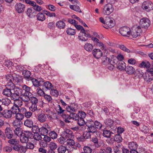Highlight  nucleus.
Here are the masks:
<instances>
[{
    "instance_id": "obj_50",
    "label": "nucleus",
    "mask_w": 153,
    "mask_h": 153,
    "mask_svg": "<svg viewBox=\"0 0 153 153\" xmlns=\"http://www.w3.org/2000/svg\"><path fill=\"white\" fill-rule=\"evenodd\" d=\"M40 133H33V138L36 140L39 141L41 140L42 139V137Z\"/></svg>"
},
{
    "instance_id": "obj_36",
    "label": "nucleus",
    "mask_w": 153,
    "mask_h": 153,
    "mask_svg": "<svg viewBox=\"0 0 153 153\" xmlns=\"http://www.w3.org/2000/svg\"><path fill=\"white\" fill-rule=\"evenodd\" d=\"M7 142L10 144L11 147L13 148V146H14L16 144L19 143V140L15 139H10L7 141Z\"/></svg>"
},
{
    "instance_id": "obj_52",
    "label": "nucleus",
    "mask_w": 153,
    "mask_h": 153,
    "mask_svg": "<svg viewBox=\"0 0 153 153\" xmlns=\"http://www.w3.org/2000/svg\"><path fill=\"white\" fill-rule=\"evenodd\" d=\"M66 149V147L63 146L61 145L58 148L57 150L58 153H65Z\"/></svg>"
},
{
    "instance_id": "obj_27",
    "label": "nucleus",
    "mask_w": 153,
    "mask_h": 153,
    "mask_svg": "<svg viewBox=\"0 0 153 153\" xmlns=\"http://www.w3.org/2000/svg\"><path fill=\"white\" fill-rule=\"evenodd\" d=\"M43 138L45 142L41 141L40 144L42 146H46L47 145V143L49 142L51 140V138L47 136V135H44Z\"/></svg>"
},
{
    "instance_id": "obj_6",
    "label": "nucleus",
    "mask_w": 153,
    "mask_h": 153,
    "mask_svg": "<svg viewBox=\"0 0 153 153\" xmlns=\"http://www.w3.org/2000/svg\"><path fill=\"white\" fill-rule=\"evenodd\" d=\"M142 8L147 12L153 10V3L150 1H144L142 4Z\"/></svg>"
},
{
    "instance_id": "obj_47",
    "label": "nucleus",
    "mask_w": 153,
    "mask_h": 153,
    "mask_svg": "<svg viewBox=\"0 0 153 153\" xmlns=\"http://www.w3.org/2000/svg\"><path fill=\"white\" fill-rule=\"evenodd\" d=\"M14 130V132L16 135L19 136L22 135L23 131L22 128H16Z\"/></svg>"
},
{
    "instance_id": "obj_8",
    "label": "nucleus",
    "mask_w": 153,
    "mask_h": 153,
    "mask_svg": "<svg viewBox=\"0 0 153 153\" xmlns=\"http://www.w3.org/2000/svg\"><path fill=\"white\" fill-rule=\"evenodd\" d=\"M113 10L114 8L112 4L108 3L104 6L102 12L104 15H109Z\"/></svg>"
},
{
    "instance_id": "obj_25",
    "label": "nucleus",
    "mask_w": 153,
    "mask_h": 153,
    "mask_svg": "<svg viewBox=\"0 0 153 153\" xmlns=\"http://www.w3.org/2000/svg\"><path fill=\"white\" fill-rule=\"evenodd\" d=\"M144 79L146 82H150L153 80V75L147 71L145 73V76H144Z\"/></svg>"
},
{
    "instance_id": "obj_45",
    "label": "nucleus",
    "mask_w": 153,
    "mask_h": 153,
    "mask_svg": "<svg viewBox=\"0 0 153 153\" xmlns=\"http://www.w3.org/2000/svg\"><path fill=\"white\" fill-rule=\"evenodd\" d=\"M40 133L42 135H44L45 134H48V131L46 128L42 126L40 128Z\"/></svg>"
},
{
    "instance_id": "obj_9",
    "label": "nucleus",
    "mask_w": 153,
    "mask_h": 153,
    "mask_svg": "<svg viewBox=\"0 0 153 153\" xmlns=\"http://www.w3.org/2000/svg\"><path fill=\"white\" fill-rule=\"evenodd\" d=\"M150 22L149 20L146 18L141 19L140 21V27L145 29L147 28L150 25Z\"/></svg>"
},
{
    "instance_id": "obj_54",
    "label": "nucleus",
    "mask_w": 153,
    "mask_h": 153,
    "mask_svg": "<svg viewBox=\"0 0 153 153\" xmlns=\"http://www.w3.org/2000/svg\"><path fill=\"white\" fill-rule=\"evenodd\" d=\"M26 151L27 149H33L34 148V145L33 144L30 142H27L25 147Z\"/></svg>"
},
{
    "instance_id": "obj_48",
    "label": "nucleus",
    "mask_w": 153,
    "mask_h": 153,
    "mask_svg": "<svg viewBox=\"0 0 153 153\" xmlns=\"http://www.w3.org/2000/svg\"><path fill=\"white\" fill-rule=\"evenodd\" d=\"M22 134L25 137H27L28 139L30 138L33 135L31 131H22Z\"/></svg>"
},
{
    "instance_id": "obj_19",
    "label": "nucleus",
    "mask_w": 153,
    "mask_h": 153,
    "mask_svg": "<svg viewBox=\"0 0 153 153\" xmlns=\"http://www.w3.org/2000/svg\"><path fill=\"white\" fill-rule=\"evenodd\" d=\"M92 53L94 56L97 59L100 58L102 55V51L98 49H94Z\"/></svg>"
},
{
    "instance_id": "obj_32",
    "label": "nucleus",
    "mask_w": 153,
    "mask_h": 153,
    "mask_svg": "<svg viewBox=\"0 0 153 153\" xmlns=\"http://www.w3.org/2000/svg\"><path fill=\"white\" fill-rule=\"evenodd\" d=\"M23 114H25V117L27 118H30L32 115V113L31 111H27L25 108H22L21 109Z\"/></svg>"
},
{
    "instance_id": "obj_28",
    "label": "nucleus",
    "mask_w": 153,
    "mask_h": 153,
    "mask_svg": "<svg viewBox=\"0 0 153 153\" xmlns=\"http://www.w3.org/2000/svg\"><path fill=\"white\" fill-rule=\"evenodd\" d=\"M72 134L73 132L71 130L67 129L65 131H64L62 135L64 137L68 139L71 137Z\"/></svg>"
},
{
    "instance_id": "obj_11",
    "label": "nucleus",
    "mask_w": 153,
    "mask_h": 153,
    "mask_svg": "<svg viewBox=\"0 0 153 153\" xmlns=\"http://www.w3.org/2000/svg\"><path fill=\"white\" fill-rule=\"evenodd\" d=\"M81 33H82L83 35L82 36L79 34V35L78 36V38L79 40L85 42L88 40V38H91V34L85 32V30L84 29Z\"/></svg>"
},
{
    "instance_id": "obj_26",
    "label": "nucleus",
    "mask_w": 153,
    "mask_h": 153,
    "mask_svg": "<svg viewBox=\"0 0 153 153\" xmlns=\"http://www.w3.org/2000/svg\"><path fill=\"white\" fill-rule=\"evenodd\" d=\"M105 24L106 26L110 28L113 27L115 25L113 21L109 17L105 19Z\"/></svg>"
},
{
    "instance_id": "obj_2",
    "label": "nucleus",
    "mask_w": 153,
    "mask_h": 153,
    "mask_svg": "<svg viewBox=\"0 0 153 153\" xmlns=\"http://www.w3.org/2000/svg\"><path fill=\"white\" fill-rule=\"evenodd\" d=\"M87 126V130L88 132L93 134H97L98 132L97 129L93 124V121L92 120H88L86 123Z\"/></svg>"
},
{
    "instance_id": "obj_7",
    "label": "nucleus",
    "mask_w": 153,
    "mask_h": 153,
    "mask_svg": "<svg viewBox=\"0 0 153 153\" xmlns=\"http://www.w3.org/2000/svg\"><path fill=\"white\" fill-rule=\"evenodd\" d=\"M23 90V97H25L27 100L29 99L30 97L32 95V94L30 92V88L27 86L26 85H24L22 86Z\"/></svg>"
},
{
    "instance_id": "obj_4",
    "label": "nucleus",
    "mask_w": 153,
    "mask_h": 153,
    "mask_svg": "<svg viewBox=\"0 0 153 153\" xmlns=\"http://www.w3.org/2000/svg\"><path fill=\"white\" fill-rule=\"evenodd\" d=\"M142 31L141 27L139 26L133 27L131 31L130 34H131L133 38H136L139 36Z\"/></svg>"
},
{
    "instance_id": "obj_22",
    "label": "nucleus",
    "mask_w": 153,
    "mask_h": 153,
    "mask_svg": "<svg viewBox=\"0 0 153 153\" xmlns=\"http://www.w3.org/2000/svg\"><path fill=\"white\" fill-rule=\"evenodd\" d=\"M22 74L23 75L25 79L28 81L30 80L33 77L30 76V72L28 70H23L22 72Z\"/></svg>"
},
{
    "instance_id": "obj_35",
    "label": "nucleus",
    "mask_w": 153,
    "mask_h": 153,
    "mask_svg": "<svg viewBox=\"0 0 153 153\" xmlns=\"http://www.w3.org/2000/svg\"><path fill=\"white\" fill-rule=\"evenodd\" d=\"M114 132L109 130L103 129V135L105 137L110 138L112 134H114Z\"/></svg>"
},
{
    "instance_id": "obj_5",
    "label": "nucleus",
    "mask_w": 153,
    "mask_h": 153,
    "mask_svg": "<svg viewBox=\"0 0 153 153\" xmlns=\"http://www.w3.org/2000/svg\"><path fill=\"white\" fill-rule=\"evenodd\" d=\"M7 75L9 76L8 79L10 81L12 80L14 83H18L22 82L23 80L22 76L19 75L11 74Z\"/></svg>"
},
{
    "instance_id": "obj_44",
    "label": "nucleus",
    "mask_w": 153,
    "mask_h": 153,
    "mask_svg": "<svg viewBox=\"0 0 153 153\" xmlns=\"http://www.w3.org/2000/svg\"><path fill=\"white\" fill-rule=\"evenodd\" d=\"M10 100L7 98L2 99L1 100V102L2 103V104H3V106L4 105L6 106L8 105L10 103Z\"/></svg>"
},
{
    "instance_id": "obj_17",
    "label": "nucleus",
    "mask_w": 153,
    "mask_h": 153,
    "mask_svg": "<svg viewBox=\"0 0 153 153\" xmlns=\"http://www.w3.org/2000/svg\"><path fill=\"white\" fill-rule=\"evenodd\" d=\"M5 135L8 139L13 138L15 135L13 133L12 130L11 128L7 127L5 129Z\"/></svg>"
},
{
    "instance_id": "obj_64",
    "label": "nucleus",
    "mask_w": 153,
    "mask_h": 153,
    "mask_svg": "<svg viewBox=\"0 0 153 153\" xmlns=\"http://www.w3.org/2000/svg\"><path fill=\"white\" fill-rule=\"evenodd\" d=\"M43 96H44L45 99L48 102H52V99L51 96L45 94Z\"/></svg>"
},
{
    "instance_id": "obj_57",
    "label": "nucleus",
    "mask_w": 153,
    "mask_h": 153,
    "mask_svg": "<svg viewBox=\"0 0 153 153\" xmlns=\"http://www.w3.org/2000/svg\"><path fill=\"white\" fill-rule=\"evenodd\" d=\"M141 131L144 133L146 134L149 132V128L148 127L145 125H143L140 128Z\"/></svg>"
},
{
    "instance_id": "obj_63",
    "label": "nucleus",
    "mask_w": 153,
    "mask_h": 153,
    "mask_svg": "<svg viewBox=\"0 0 153 153\" xmlns=\"http://www.w3.org/2000/svg\"><path fill=\"white\" fill-rule=\"evenodd\" d=\"M36 91L37 94L41 96H43L45 94L44 91L40 88H38Z\"/></svg>"
},
{
    "instance_id": "obj_56",
    "label": "nucleus",
    "mask_w": 153,
    "mask_h": 153,
    "mask_svg": "<svg viewBox=\"0 0 153 153\" xmlns=\"http://www.w3.org/2000/svg\"><path fill=\"white\" fill-rule=\"evenodd\" d=\"M32 130L33 133H40V128L38 126L35 125L32 127Z\"/></svg>"
},
{
    "instance_id": "obj_62",
    "label": "nucleus",
    "mask_w": 153,
    "mask_h": 153,
    "mask_svg": "<svg viewBox=\"0 0 153 153\" xmlns=\"http://www.w3.org/2000/svg\"><path fill=\"white\" fill-rule=\"evenodd\" d=\"M84 152L85 153H91L92 152V149L89 147L85 146L83 148Z\"/></svg>"
},
{
    "instance_id": "obj_53",
    "label": "nucleus",
    "mask_w": 153,
    "mask_h": 153,
    "mask_svg": "<svg viewBox=\"0 0 153 153\" xmlns=\"http://www.w3.org/2000/svg\"><path fill=\"white\" fill-rule=\"evenodd\" d=\"M49 135L51 138L53 139L57 138L58 136L57 134L54 131H50Z\"/></svg>"
},
{
    "instance_id": "obj_40",
    "label": "nucleus",
    "mask_w": 153,
    "mask_h": 153,
    "mask_svg": "<svg viewBox=\"0 0 153 153\" xmlns=\"http://www.w3.org/2000/svg\"><path fill=\"white\" fill-rule=\"evenodd\" d=\"M56 25L58 28L60 29H64L65 26V22L61 20L58 21L56 23Z\"/></svg>"
},
{
    "instance_id": "obj_3",
    "label": "nucleus",
    "mask_w": 153,
    "mask_h": 153,
    "mask_svg": "<svg viewBox=\"0 0 153 153\" xmlns=\"http://www.w3.org/2000/svg\"><path fill=\"white\" fill-rule=\"evenodd\" d=\"M29 100H30L32 103L30 108L33 112L37 110V104L38 102V99L35 97H31L30 98L29 97V99L28 100H27L26 101H28Z\"/></svg>"
},
{
    "instance_id": "obj_23",
    "label": "nucleus",
    "mask_w": 153,
    "mask_h": 153,
    "mask_svg": "<svg viewBox=\"0 0 153 153\" xmlns=\"http://www.w3.org/2000/svg\"><path fill=\"white\" fill-rule=\"evenodd\" d=\"M12 90H13L11 89V88H7L6 87V88L3 90L2 94L7 97H10L12 99V96L13 95V93L11 91Z\"/></svg>"
},
{
    "instance_id": "obj_49",
    "label": "nucleus",
    "mask_w": 153,
    "mask_h": 153,
    "mask_svg": "<svg viewBox=\"0 0 153 153\" xmlns=\"http://www.w3.org/2000/svg\"><path fill=\"white\" fill-rule=\"evenodd\" d=\"M91 141L93 142L94 145H95V146L97 148L100 147V145L98 144V140L96 136L92 137L91 139Z\"/></svg>"
},
{
    "instance_id": "obj_38",
    "label": "nucleus",
    "mask_w": 153,
    "mask_h": 153,
    "mask_svg": "<svg viewBox=\"0 0 153 153\" xmlns=\"http://www.w3.org/2000/svg\"><path fill=\"white\" fill-rule=\"evenodd\" d=\"M37 19L40 21H43L45 19V17L43 13L39 12L36 15Z\"/></svg>"
},
{
    "instance_id": "obj_33",
    "label": "nucleus",
    "mask_w": 153,
    "mask_h": 153,
    "mask_svg": "<svg viewBox=\"0 0 153 153\" xmlns=\"http://www.w3.org/2000/svg\"><path fill=\"white\" fill-rule=\"evenodd\" d=\"M134 74L135 77H137L139 78H141L143 76L144 73L141 70L138 69L135 71Z\"/></svg>"
},
{
    "instance_id": "obj_10",
    "label": "nucleus",
    "mask_w": 153,
    "mask_h": 153,
    "mask_svg": "<svg viewBox=\"0 0 153 153\" xmlns=\"http://www.w3.org/2000/svg\"><path fill=\"white\" fill-rule=\"evenodd\" d=\"M65 108L68 112H70V114L76 111L78 108V105L77 104L72 103Z\"/></svg>"
},
{
    "instance_id": "obj_30",
    "label": "nucleus",
    "mask_w": 153,
    "mask_h": 153,
    "mask_svg": "<svg viewBox=\"0 0 153 153\" xmlns=\"http://www.w3.org/2000/svg\"><path fill=\"white\" fill-rule=\"evenodd\" d=\"M138 145L136 142H129L128 144V148L131 150L137 149Z\"/></svg>"
},
{
    "instance_id": "obj_24",
    "label": "nucleus",
    "mask_w": 153,
    "mask_h": 153,
    "mask_svg": "<svg viewBox=\"0 0 153 153\" xmlns=\"http://www.w3.org/2000/svg\"><path fill=\"white\" fill-rule=\"evenodd\" d=\"M126 73L128 75L134 74L135 72V69L131 66L127 65L125 68V70Z\"/></svg>"
},
{
    "instance_id": "obj_31",
    "label": "nucleus",
    "mask_w": 153,
    "mask_h": 153,
    "mask_svg": "<svg viewBox=\"0 0 153 153\" xmlns=\"http://www.w3.org/2000/svg\"><path fill=\"white\" fill-rule=\"evenodd\" d=\"M43 85H42L43 87H45L47 90L51 89L52 88H53V85L52 84L48 81H46L44 82L43 80Z\"/></svg>"
},
{
    "instance_id": "obj_21",
    "label": "nucleus",
    "mask_w": 153,
    "mask_h": 153,
    "mask_svg": "<svg viewBox=\"0 0 153 153\" xmlns=\"http://www.w3.org/2000/svg\"><path fill=\"white\" fill-rule=\"evenodd\" d=\"M12 115L10 110L5 109L3 110L2 112V115L3 117L7 119L10 118Z\"/></svg>"
},
{
    "instance_id": "obj_12",
    "label": "nucleus",
    "mask_w": 153,
    "mask_h": 153,
    "mask_svg": "<svg viewBox=\"0 0 153 153\" xmlns=\"http://www.w3.org/2000/svg\"><path fill=\"white\" fill-rule=\"evenodd\" d=\"M119 32L123 36L129 37L130 35V29L128 27H123L120 28Z\"/></svg>"
},
{
    "instance_id": "obj_14",
    "label": "nucleus",
    "mask_w": 153,
    "mask_h": 153,
    "mask_svg": "<svg viewBox=\"0 0 153 153\" xmlns=\"http://www.w3.org/2000/svg\"><path fill=\"white\" fill-rule=\"evenodd\" d=\"M43 80L42 79H34L32 77L30 80L32 81L33 85L35 87H38L43 85Z\"/></svg>"
},
{
    "instance_id": "obj_13",
    "label": "nucleus",
    "mask_w": 153,
    "mask_h": 153,
    "mask_svg": "<svg viewBox=\"0 0 153 153\" xmlns=\"http://www.w3.org/2000/svg\"><path fill=\"white\" fill-rule=\"evenodd\" d=\"M13 149L15 151L20 152L21 153H25L26 149L25 147L19 144L18 143L14 146L13 147Z\"/></svg>"
},
{
    "instance_id": "obj_60",
    "label": "nucleus",
    "mask_w": 153,
    "mask_h": 153,
    "mask_svg": "<svg viewBox=\"0 0 153 153\" xmlns=\"http://www.w3.org/2000/svg\"><path fill=\"white\" fill-rule=\"evenodd\" d=\"M105 123L106 125L110 126L111 127L113 125L114 121L111 119L109 118L106 119Z\"/></svg>"
},
{
    "instance_id": "obj_18",
    "label": "nucleus",
    "mask_w": 153,
    "mask_h": 153,
    "mask_svg": "<svg viewBox=\"0 0 153 153\" xmlns=\"http://www.w3.org/2000/svg\"><path fill=\"white\" fill-rule=\"evenodd\" d=\"M9 77V76L8 75L5 76V78L7 80V84L5 85L6 87L7 88H11V89L13 90L15 88V85L12 80L10 81L8 79Z\"/></svg>"
},
{
    "instance_id": "obj_16",
    "label": "nucleus",
    "mask_w": 153,
    "mask_h": 153,
    "mask_svg": "<svg viewBox=\"0 0 153 153\" xmlns=\"http://www.w3.org/2000/svg\"><path fill=\"white\" fill-rule=\"evenodd\" d=\"M16 11L19 13L23 12L25 10V6L20 3H17L15 6Z\"/></svg>"
},
{
    "instance_id": "obj_61",
    "label": "nucleus",
    "mask_w": 153,
    "mask_h": 153,
    "mask_svg": "<svg viewBox=\"0 0 153 153\" xmlns=\"http://www.w3.org/2000/svg\"><path fill=\"white\" fill-rule=\"evenodd\" d=\"M78 115L79 118L84 119L86 116V114L84 111H81L78 112Z\"/></svg>"
},
{
    "instance_id": "obj_59",
    "label": "nucleus",
    "mask_w": 153,
    "mask_h": 153,
    "mask_svg": "<svg viewBox=\"0 0 153 153\" xmlns=\"http://www.w3.org/2000/svg\"><path fill=\"white\" fill-rule=\"evenodd\" d=\"M150 66V64L149 62H146L144 61H143L139 65L140 67H146L147 68H149Z\"/></svg>"
},
{
    "instance_id": "obj_37",
    "label": "nucleus",
    "mask_w": 153,
    "mask_h": 153,
    "mask_svg": "<svg viewBox=\"0 0 153 153\" xmlns=\"http://www.w3.org/2000/svg\"><path fill=\"white\" fill-rule=\"evenodd\" d=\"M84 49L88 52H91L93 49V45L89 43H86L84 46Z\"/></svg>"
},
{
    "instance_id": "obj_42",
    "label": "nucleus",
    "mask_w": 153,
    "mask_h": 153,
    "mask_svg": "<svg viewBox=\"0 0 153 153\" xmlns=\"http://www.w3.org/2000/svg\"><path fill=\"white\" fill-rule=\"evenodd\" d=\"M46 116L44 114H41L39 115L37 117L38 120L40 122H44L46 120Z\"/></svg>"
},
{
    "instance_id": "obj_34",
    "label": "nucleus",
    "mask_w": 153,
    "mask_h": 153,
    "mask_svg": "<svg viewBox=\"0 0 153 153\" xmlns=\"http://www.w3.org/2000/svg\"><path fill=\"white\" fill-rule=\"evenodd\" d=\"M68 139L64 137L62 135L60 138L58 139V142L61 144L67 145L68 143L67 142Z\"/></svg>"
},
{
    "instance_id": "obj_58",
    "label": "nucleus",
    "mask_w": 153,
    "mask_h": 153,
    "mask_svg": "<svg viewBox=\"0 0 153 153\" xmlns=\"http://www.w3.org/2000/svg\"><path fill=\"white\" fill-rule=\"evenodd\" d=\"M16 119L21 121L24 118V115L21 113H18L16 114L15 116Z\"/></svg>"
},
{
    "instance_id": "obj_39",
    "label": "nucleus",
    "mask_w": 153,
    "mask_h": 153,
    "mask_svg": "<svg viewBox=\"0 0 153 153\" xmlns=\"http://www.w3.org/2000/svg\"><path fill=\"white\" fill-rule=\"evenodd\" d=\"M70 8L72 10L79 13H82V11L80 9L79 6H77V5H70L69 6Z\"/></svg>"
},
{
    "instance_id": "obj_43",
    "label": "nucleus",
    "mask_w": 153,
    "mask_h": 153,
    "mask_svg": "<svg viewBox=\"0 0 153 153\" xmlns=\"http://www.w3.org/2000/svg\"><path fill=\"white\" fill-rule=\"evenodd\" d=\"M114 140L117 143H120L122 141L123 138L119 134H116L114 137Z\"/></svg>"
},
{
    "instance_id": "obj_1",
    "label": "nucleus",
    "mask_w": 153,
    "mask_h": 153,
    "mask_svg": "<svg viewBox=\"0 0 153 153\" xmlns=\"http://www.w3.org/2000/svg\"><path fill=\"white\" fill-rule=\"evenodd\" d=\"M13 90H14V93H13L12 96V100L15 101V102L19 101V100H17L20 96H23V90L19 87L15 88Z\"/></svg>"
},
{
    "instance_id": "obj_15",
    "label": "nucleus",
    "mask_w": 153,
    "mask_h": 153,
    "mask_svg": "<svg viewBox=\"0 0 153 153\" xmlns=\"http://www.w3.org/2000/svg\"><path fill=\"white\" fill-rule=\"evenodd\" d=\"M112 63H115L117 65V68L120 71L123 70H124L125 68L126 67V64L123 61H118L117 62V63H116L115 61H113Z\"/></svg>"
},
{
    "instance_id": "obj_20",
    "label": "nucleus",
    "mask_w": 153,
    "mask_h": 153,
    "mask_svg": "<svg viewBox=\"0 0 153 153\" xmlns=\"http://www.w3.org/2000/svg\"><path fill=\"white\" fill-rule=\"evenodd\" d=\"M14 105L11 108L10 111L13 115L16 114L20 112V110L19 106L16 104H15V101H14Z\"/></svg>"
},
{
    "instance_id": "obj_46",
    "label": "nucleus",
    "mask_w": 153,
    "mask_h": 153,
    "mask_svg": "<svg viewBox=\"0 0 153 153\" xmlns=\"http://www.w3.org/2000/svg\"><path fill=\"white\" fill-rule=\"evenodd\" d=\"M76 30L71 28H68L66 30L67 34L69 35H74L76 33Z\"/></svg>"
},
{
    "instance_id": "obj_51",
    "label": "nucleus",
    "mask_w": 153,
    "mask_h": 153,
    "mask_svg": "<svg viewBox=\"0 0 153 153\" xmlns=\"http://www.w3.org/2000/svg\"><path fill=\"white\" fill-rule=\"evenodd\" d=\"M93 124L97 129V128L102 130V125L100 122L97 120H96L95 121H93Z\"/></svg>"
},
{
    "instance_id": "obj_41",
    "label": "nucleus",
    "mask_w": 153,
    "mask_h": 153,
    "mask_svg": "<svg viewBox=\"0 0 153 153\" xmlns=\"http://www.w3.org/2000/svg\"><path fill=\"white\" fill-rule=\"evenodd\" d=\"M22 124V121L18 120H15L13 122V126L16 128H20L21 125Z\"/></svg>"
},
{
    "instance_id": "obj_55",
    "label": "nucleus",
    "mask_w": 153,
    "mask_h": 153,
    "mask_svg": "<svg viewBox=\"0 0 153 153\" xmlns=\"http://www.w3.org/2000/svg\"><path fill=\"white\" fill-rule=\"evenodd\" d=\"M28 139H29L27 137H25L23 134L20 136V141L22 143H27L28 141Z\"/></svg>"
},
{
    "instance_id": "obj_29",
    "label": "nucleus",
    "mask_w": 153,
    "mask_h": 153,
    "mask_svg": "<svg viewBox=\"0 0 153 153\" xmlns=\"http://www.w3.org/2000/svg\"><path fill=\"white\" fill-rule=\"evenodd\" d=\"M24 124L25 126L29 128H32L34 126L33 121L30 119L25 120L24 121Z\"/></svg>"
}]
</instances>
